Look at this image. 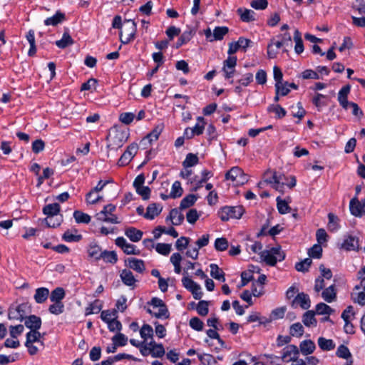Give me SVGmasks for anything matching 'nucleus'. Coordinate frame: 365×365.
Masks as SVG:
<instances>
[{"mask_svg":"<svg viewBox=\"0 0 365 365\" xmlns=\"http://www.w3.org/2000/svg\"><path fill=\"white\" fill-rule=\"evenodd\" d=\"M106 139L109 142L108 148L110 149H116L123 146L126 140V137L123 131L115 129L109 133Z\"/></svg>","mask_w":365,"mask_h":365,"instance_id":"nucleus-1","label":"nucleus"},{"mask_svg":"<svg viewBox=\"0 0 365 365\" xmlns=\"http://www.w3.org/2000/svg\"><path fill=\"white\" fill-rule=\"evenodd\" d=\"M244 211L242 206H226L222 208L219 212V217L222 221H227L230 218L240 219L243 215Z\"/></svg>","mask_w":365,"mask_h":365,"instance_id":"nucleus-2","label":"nucleus"},{"mask_svg":"<svg viewBox=\"0 0 365 365\" xmlns=\"http://www.w3.org/2000/svg\"><path fill=\"white\" fill-rule=\"evenodd\" d=\"M225 178L235 182L237 185H243L248 180L247 175L239 167L232 168L225 174Z\"/></svg>","mask_w":365,"mask_h":365,"instance_id":"nucleus-3","label":"nucleus"},{"mask_svg":"<svg viewBox=\"0 0 365 365\" xmlns=\"http://www.w3.org/2000/svg\"><path fill=\"white\" fill-rule=\"evenodd\" d=\"M184 274L185 276L182 279L183 287L192 292L193 297L195 299H200L202 297L200 286L189 278L187 272H185Z\"/></svg>","mask_w":365,"mask_h":365,"instance_id":"nucleus-4","label":"nucleus"},{"mask_svg":"<svg viewBox=\"0 0 365 365\" xmlns=\"http://www.w3.org/2000/svg\"><path fill=\"white\" fill-rule=\"evenodd\" d=\"M351 213L356 217H361L365 215V199L359 201L354 197L351 200L349 204Z\"/></svg>","mask_w":365,"mask_h":365,"instance_id":"nucleus-5","label":"nucleus"},{"mask_svg":"<svg viewBox=\"0 0 365 365\" xmlns=\"http://www.w3.org/2000/svg\"><path fill=\"white\" fill-rule=\"evenodd\" d=\"M291 305L295 308L297 305L303 309H308L311 306V301L308 294L301 292L298 293L297 295L292 300Z\"/></svg>","mask_w":365,"mask_h":365,"instance_id":"nucleus-6","label":"nucleus"},{"mask_svg":"<svg viewBox=\"0 0 365 365\" xmlns=\"http://www.w3.org/2000/svg\"><path fill=\"white\" fill-rule=\"evenodd\" d=\"M299 354V350L296 345L289 344L283 349L282 359L284 361H291L297 360V356Z\"/></svg>","mask_w":365,"mask_h":365,"instance_id":"nucleus-7","label":"nucleus"},{"mask_svg":"<svg viewBox=\"0 0 365 365\" xmlns=\"http://www.w3.org/2000/svg\"><path fill=\"white\" fill-rule=\"evenodd\" d=\"M115 245L120 247L126 255H139L140 251L135 250V246L128 243L123 237H118L115 240Z\"/></svg>","mask_w":365,"mask_h":365,"instance_id":"nucleus-8","label":"nucleus"},{"mask_svg":"<svg viewBox=\"0 0 365 365\" xmlns=\"http://www.w3.org/2000/svg\"><path fill=\"white\" fill-rule=\"evenodd\" d=\"M284 46H287L283 41L279 39L277 41H274V38H272L267 45V56L269 58H274L277 57L278 50Z\"/></svg>","mask_w":365,"mask_h":365,"instance_id":"nucleus-9","label":"nucleus"},{"mask_svg":"<svg viewBox=\"0 0 365 365\" xmlns=\"http://www.w3.org/2000/svg\"><path fill=\"white\" fill-rule=\"evenodd\" d=\"M125 265L139 273H143L145 269V264L142 259L129 257L125 260Z\"/></svg>","mask_w":365,"mask_h":365,"instance_id":"nucleus-10","label":"nucleus"},{"mask_svg":"<svg viewBox=\"0 0 365 365\" xmlns=\"http://www.w3.org/2000/svg\"><path fill=\"white\" fill-rule=\"evenodd\" d=\"M162 210L163 207L160 204H150L147 207L146 212L144 214V217L148 220H153L156 216L160 214Z\"/></svg>","mask_w":365,"mask_h":365,"instance_id":"nucleus-11","label":"nucleus"},{"mask_svg":"<svg viewBox=\"0 0 365 365\" xmlns=\"http://www.w3.org/2000/svg\"><path fill=\"white\" fill-rule=\"evenodd\" d=\"M316 349L315 344L311 339H307L301 341L299 344V351L305 356L312 354Z\"/></svg>","mask_w":365,"mask_h":365,"instance_id":"nucleus-12","label":"nucleus"},{"mask_svg":"<svg viewBox=\"0 0 365 365\" xmlns=\"http://www.w3.org/2000/svg\"><path fill=\"white\" fill-rule=\"evenodd\" d=\"M25 326L31 330L39 329L41 326V319L36 315L25 317Z\"/></svg>","mask_w":365,"mask_h":365,"instance_id":"nucleus-13","label":"nucleus"},{"mask_svg":"<svg viewBox=\"0 0 365 365\" xmlns=\"http://www.w3.org/2000/svg\"><path fill=\"white\" fill-rule=\"evenodd\" d=\"M103 252L101 247L96 242H91L88 247V256L96 261L101 259Z\"/></svg>","mask_w":365,"mask_h":365,"instance_id":"nucleus-14","label":"nucleus"},{"mask_svg":"<svg viewBox=\"0 0 365 365\" xmlns=\"http://www.w3.org/2000/svg\"><path fill=\"white\" fill-rule=\"evenodd\" d=\"M237 13L240 15V19L243 22H251L255 20V13L251 9L239 8Z\"/></svg>","mask_w":365,"mask_h":365,"instance_id":"nucleus-15","label":"nucleus"},{"mask_svg":"<svg viewBox=\"0 0 365 365\" xmlns=\"http://www.w3.org/2000/svg\"><path fill=\"white\" fill-rule=\"evenodd\" d=\"M125 235L133 242H137L142 239L143 232L135 227H130L125 230Z\"/></svg>","mask_w":365,"mask_h":365,"instance_id":"nucleus-16","label":"nucleus"},{"mask_svg":"<svg viewBox=\"0 0 365 365\" xmlns=\"http://www.w3.org/2000/svg\"><path fill=\"white\" fill-rule=\"evenodd\" d=\"M302 322L307 327H316L317 321L315 318V312L313 310L306 312L302 316Z\"/></svg>","mask_w":365,"mask_h":365,"instance_id":"nucleus-17","label":"nucleus"},{"mask_svg":"<svg viewBox=\"0 0 365 365\" xmlns=\"http://www.w3.org/2000/svg\"><path fill=\"white\" fill-rule=\"evenodd\" d=\"M49 296V290L46 287H40L36 289L34 299L36 303L42 304L45 302Z\"/></svg>","mask_w":365,"mask_h":365,"instance_id":"nucleus-18","label":"nucleus"},{"mask_svg":"<svg viewBox=\"0 0 365 365\" xmlns=\"http://www.w3.org/2000/svg\"><path fill=\"white\" fill-rule=\"evenodd\" d=\"M120 277L122 282L127 286H133L136 282L132 272L129 269H123L120 272Z\"/></svg>","mask_w":365,"mask_h":365,"instance_id":"nucleus-19","label":"nucleus"},{"mask_svg":"<svg viewBox=\"0 0 365 365\" xmlns=\"http://www.w3.org/2000/svg\"><path fill=\"white\" fill-rule=\"evenodd\" d=\"M259 254L261 259L269 266H274L277 264V262L279 261L277 259V257L274 256V255L270 253L268 250L261 251Z\"/></svg>","mask_w":365,"mask_h":365,"instance_id":"nucleus-20","label":"nucleus"},{"mask_svg":"<svg viewBox=\"0 0 365 365\" xmlns=\"http://www.w3.org/2000/svg\"><path fill=\"white\" fill-rule=\"evenodd\" d=\"M65 14L61 11H57L55 15L51 17L47 18L44 21L46 26H56L65 20Z\"/></svg>","mask_w":365,"mask_h":365,"instance_id":"nucleus-21","label":"nucleus"},{"mask_svg":"<svg viewBox=\"0 0 365 365\" xmlns=\"http://www.w3.org/2000/svg\"><path fill=\"white\" fill-rule=\"evenodd\" d=\"M172 221L173 225H180L184 220V215L176 208L172 209L169 217L167 218Z\"/></svg>","mask_w":365,"mask_h":365,"instance_id":"nucleus-22","label":"nucleus"},{"mask_svg":"<svg viewBox=\"0 0 365 365\" xmlns=\"http://www.w3.org/2000/svg\"><path fill=\"white\" fill-rule=\"evenodd\" d=\"M163 128L164 125L163 123L158 124L150 133L145 136L143 140H148L150 143H151L153 141L157 140L159 138V135L162 133Z\"/></svg>","mask_w":365,"mask_h":365,"instance_id":"nucleus-23","label":"nucleus"},{"mask_svg":"<svg viewBox=\"0 0 365 365\" xmlns=\"http://www.w3.org/2000/svg\"><path fill=\"white\" fill-rule=\"evenodd\" d=\"M229 32L227 26H217L215 28L212 34V38L210 41H220Z\"/></svg>","mask_w":365,"mask_h":365,"instance_id":"nucleus-24","label":"nucleus"},{"mask_svg":"<svg viewBox=\"0 0 365 365\" xmlns=\"http://www.w3.org/2000/svg\"><path fill=\"white\" fill-rule=\"evenodd\" d=\"M336 293L334 284L330 285L322 293V297L323 299L329 303L333 302L336 299Z\"/></svg>","mask_w":365,"mask_h":365,"instance_id":"nucleus-25","label":"nucleus"},{"mask_svg":"<svg viewBox=\"0 0 365 365\" xmlns=\"http://www.w3.org/2000/svg\"><path fill=\"white\" fill-rule=\"evenodd\" d=\"M358 247V240L352 236L346 237L341 244V248L348 251L355 250Z\"/></svg>","mask_w":365,"mask_h":365,"instance_id":"nucleus-26","label":"nucleus"},{"mask_svg":"<svg viewBox=\"0 0 365 365\" xmlns=\"http://www.w3.org/2000/svg\"><path fill=\"white\" fill-rule=\"evenodd\" d=\"M44 335L41 334L38 329L31 330L29 332L26 334V341L27 344L39 342L41 346L43 345V341H40V339Z\"/></svg>","mask_w":365,"mask_h":365,"instance_id":"nucleus-27","label":"nucleus"},{"mask_svg":"<svg viewBox=\"0 0 365 365\" xmlns=\"http://www.w3.org/2000/svg\"><path fill=\"white\" fill-rule=\"evenodd\" d=\"M125 24L124 30L122 31L123 34H125L130 37L135 38L137 31L135 22L133 20L128 19L125 21Z\"/></svg>","mask_w":365,"mask_h":365,"instance_id":"nucleus-28","label":"nucleus"},{"mask_svg":"<svg viewBox=\"0 0 365 365\" xmlns=\"http://www.w3.org/2000/svg\"><path fill=\"white\" fill-rule=\"evenodd\" d=\"M60 212V205L58 203H52L46 205L43 209V212L47 217L56 216Z\"/></svg>","mask_w":365,"mask_h":365,"instance_id":"nucleus-29","label":"nucleus"},{"mask_svg":"<svg viewBox=\"0 0 365 365\" xmlns=\"http://www.w3.org/2000/svg\"><path fill=\"white\" fill-rule=\"evenodd\" d=\"M294 41L295 42L294 51L297 54H300L304 51L303 41L302 34L298 29H295L294 33Z\"/></svg>","mask_w":365,"mask_h":365,"instance_id":"nucleus-30","label":"nucleus"},{"mask_svg":"<svg viewBox=\"0 0 365 365\" xmlns=\"http://www.w3.org/2000/svg\"><path fill=\"white\" fill-rule=\"evenodd\" d=\"M74 43L70 34L66 31L63 34L61 39L56 41V45L60 48H65L68 46L73 45Z\"/></svg>","mask_w":365,"mask_h":365,"instance_id":"nucleus-31","label":"nucleus"},{"mask_svg":"<svg viewBox=\"0 0 365 365\" xmlns=\"http://www.w3.org/2000/svg\"><path fill=\"white\" fill-rule=\"evenodd\" d=\"M317 342L319 348L323 351H331L335 347V344L332 339L319 337Z\"/></svg>","mask_w":365,"mask_h":365,"instance_id":"nucleus-32","label":"nucleus"},{"mask_svg":"<svg viewBox=\"0 0 365 365\" xmlns=\"http://www.w3.org/2000/svg\"><path fill=\"white\" fill-rule=\"evenodd\" d=\"M197 199V196H195V195H192V194H190V195L185 196L181 200L179 208L180 210H184V209H186V208H188V207L192 206L195 203Z\"/></svg>","mask_w":365,"mask_h":365,"instance_id":"nucleus-33","label":"nucleus"},{"mask_svg":"<svg viewBox=\"0 0 365 365\" xmlns=\"http://www.w3.org/2000/svg\"><path fill=\"white\" fill-rule=\"evenodd\" d=\"M101 259L107 263L115 264L118 261V256L115 251L104 250Z\"/></svg>","mask_w":365,"mask_h":365,"instance_id":"nucleus-34","label":"nucleus"},{"mask_svg":"<svg viewBox=\"0 0 365 365\" xmlns=\"http://www.w3.org/2000/svg\"><path fill=\"white\" fill-rule=\"evenodd\" d=\"M193 34H194V32L192 30H190V29L188 30V31H184L181 34L180 38H178V41L176 42L175 48H178L181 46H182L183 44H185V43H187L188 41H190V39L192 38Z\"/></svg>","mask_w":365,"mask_h":365,"instance_id":"nucleus-35","label":"nucleus"},{"mask_svg":"<svg viewBox=\"0 0 365 365\" xmlns=\"http://www.w3.org/2000/svg\"><path fill=\"white\" fill-rule=\"evenodd\" d=\"M65 297V291L62 287L54 289L51 294L50 299L53 302H61Z\"/></svg>","mask_w":365,"mask_h":365,"instance_id":"nucleus-36","label":"nucleus"},{"mask_svg":"<svg viewBox=\"0 0 365 365\" xmlns=\"http://www.w3.org/2000/svg\"><path fill=\"white\" fill-rule=\"evenodd\" d=\"M276 201L277 207L280 214L284 215L290 212L291 207L289 206L287 201L282 200L280 197H277Z\"/></svg>","mask_w":365,"mask_h":365,"instance_id":"nucleus-37","label":"nucleus"},{"mask_svg":"<svg viewBox=\"0 0 365 365\" xmlns=\"http://www.w3.org/2000/svg\"><path fill=\"white\" fill-rule=\"evenodd\" d=\"M304 327L299 322L292 324L289 329V334L292 336L301 337L304 334Z\"/></svg>","mask_w":365,"mask_h":365,"instance_id":"nucleus-38","label":"nucleus"},{"mask_svg":"<svg viewBox=\"0 0 365 365\" xmlns=\"http://www.w3.org/2000/svg\"><path fill=\"white\" fill-rule=\"evenodd\" d=\"M264 182H267V184H270L272 187L277 191L281 193L284 192V185H286V182H279V178L274 177V180H269L268 179H265Z\"/></svg>","mask_w":365,"mask_h":365,"instance_id":"nucleus-39","label":"nucleus"},{"mask_svg":"<svg viewBox=\"0 0 365 365\" xmlns=\"http://www.w3.org/2000/svg\"><path fill=\"white\" fill-rule=\"evenodd\" d=\"M73 217L77 223L88 224L91 221L90 215L79 210H76L73 212Z\"/></svg>","mask_w":365,"mask_h":365,"instance_id":"nucleus-40","label":"nucleus"},{"mask_svg":"<svg viewBox=\"0 0 365 365\" xmlns=\"http://www.w3.org/2000/svg\"><path fill=\"white\" fill-rule=\"evenodd\" d=\"M183 192V190L181 187V184L179 181H175L171 188V192L170 193V197L171 198H177L180 197Z\"/></svg>","mask_w":365,"mask_h":365,"instance_id":"nucleus-41","label":"nucleus"},{"mask_svg":"<svg viewBox=\"0 0 365 365\" xmlns=\"http://www.w3.org/2000/svg\"><path fill=\"white\" fill-rule=\"evenodd\" d=\"M312 263L311 258H306L304 260L296 263L295 269L298 272H306L309 270V267Z\"/></svg>","mask_w":365,"mask_h":365,"instance_id":"nucleus-42","label":"nucleus"},{"mask_svg":"<svg viewBox=\"0 0 365 365\" xmlns=\"http://www.w3.org/2000/svg\"><path fill=\"white\" fill-rule=\"evenodd\" d=\"M310 257L320 259L322 255V247L319 244L314 245L308 251Z\"/></svg>","mask_w":365,"mask_h":365,"instance_id":"nucleus-43","label":"nucleus"},{"mask_svg":"<svg viewBox=\"0 0 365 365\" xmlns=\"http://www.w3.org/2000/svg\"><path fill=\"white\" fill-rule=\"evenodd\" d=\"M333 312V309L327 304L321 302L319 303L316 306V312L317 314L323 315L327 314L329 315Z\"/></svg>","mask_w":365,"mask_h":365,"instance_id":"nucleus-44","label":"nucleus"},{"mask_svg":"<svg viewBox=\"0 0 365 365\" xmlns=\"http://www.w3.org/2000/svg\"><path fill=\"white\" fill-rule=\"evenodd\" d=\"M197 120V122L195 125L191 128L192 129L193 132L195 133L196 135H200L202 134L206 123L203 117H198Z\"/></svg>","mask_w":365,"mask_h":365,"instance_id":"nucleus-45","label":"nucleus"},{"mask_svg":"<svg viewBox=\"0 0 365 365\" xmlns=\"http://www.w3.org/2000/svg\"><path fill=\"white\" fill-rule=\"evenodd\" d=\"M198 157L192 153H188L186 155L185 160L182 163L185 168H189L195 165L198 163Z\"/></svg>","mask_w":365,"mask_h":365,"instance_id":"nucleus-46","label":"nucleus"},{"mask_svg":"<svg viewBox=\"0 0 365 365\" xmlns=\"http://www.w3.org/2000/svg\"><path fill=\"white\" fill-rule=\"evenodd\" d=\"M140 336L146 340L148 338H153V329L149 324H143L140 330Z\"/></svg>","mask_w":365,"mask_h":365,"instance_id":"nucleus-47","label":"nucleus"},{"mask_svg":"<svg viewBox=\"0 0 365 365\" xmlns=\"http://www.w3.org/2000/svg\"><path fill=\"white\" fill-rule=\"evenodd\" d=\"M336 355L339 358L347 359V361L351 357V354L349 349L343 344L340 345L337 348Z\"/></svg>","mask_w":365,"mask_h":365,"instance_id":"nucleus-48","label":"nucleus"},{"mask_svg":"<svg viewBox=\"0 0 365 365\" xmlns=\"http://www.w3.org/2000/svg\"><path fill=\"white\" fill-rule=\"evenodd\" d=\"M329 223L328 228L330 231H336L339 229V225L338 223L339 219L333 213H329L328 215Z\"/></svg>","mask_w":365,"mask_h":365,"instance_id":"nucleus-49","label":"nucleus"},{"mask_svg":"<svg viewBox=\"0 0 365 365\" xmlns=\"http://www.w3.org/2000/svg\"><path fill=\"white\" fill-rule=\"evenodd\" d=\"M288 82L275 83V90L277 95L287 96L290 90L287 86Z\"/></svg>","mask_w":365,"mask_h":365,"instance_id":"nucleus-50","label":"nucleus"},{"mask_svg":"<svg viewBox=\"0 0 365 365\" xmlns=\"http://www.w3.org/2000/svg\"><path fill=\"white\" fill-rule=\"evenodd\" d=\"M209 302L202 300L200 301L197 306V312L200 316H206L208 314L209 309Z\"/></svg>","mask_w":365,"mask_h":365,"instance_id":"nucleus-51","label":"nucleus"},{"mask_svg":"<svg viewBox=\"0 0 365 365\" xmlns=\"http://www.w3.org/2000/svg\"><path fill=\"white\" fill-rule=\"evenodd\" d=\"M267 110L269 112H274L279 118H282L286 115V110L278 104L269 106Z\"/></svg>","mask_w":365,"mask_h":365,"instance_id":"nucleus-52","label":"nucleus"},{"mask_svg":"<svg viewBox=\"0 0 365 365\" xmlns=\"http://www.w3.org/2000/svg\"><path fill=\"white\" fill-rule=\"evenodd\" d=\"M156 251L163 255H168L171 251V245L166 243H158L155 247Z\"/></svg>","mask_w":365,"mask_h":365,"instance_id":"nucleus-53","label":"nucleus"},{"mask_svg":"<svg viewBox=\"0 0 365 365\" xmlns=\"http://www.w3.org/2000/svg\"><path fill=\"white\" fill-rule=\"evenodd\" d=\"M64 310V305L62 302H54L49 306L48 311L53 314H60Z\"/></svg>","mask_w":365,"mask_h":365,"instance_id":"nucleus-54","label":"nucleus"},{"mask_svg":"<svg viewBox=\"0 0 365 365\" xmlns=\"http://www.w3.org/2000/svg\"><path fill=\"white\" fill-rule=\"evenodd\" d=\"M113 342L115 344V346H125L127 344L128 338L121 333H118L112 338Z\"/></svg>","mask_w":365,"mask_h":365,"instance_id":"nucleus-55","label":"nucleus"},{"mask_svg":"<svg viewBox=\"0 0 365 365\" xmlns=\"http://www.w3.org/2000/svg\"><path fill=\"white\" fill-rule=\"evenodd\" d=\"M228 247V241L226 238L221 237L216 239L215 242V248L217 251H225Z\"/></svg>","mask_w":365,"mask_h":365,"instance_id":"nucleus-56","label":"nucleus"},{"mask_svg":"<svg viewBox=\"0 0 365 365\" xmlns=\"http://www.w3.org/2000/svg\"><path fill=\"white\" fill-rule=\"evenodd\" d=\"M190 326L192 329L200 331L203 329V322L200 320L198 317H192L190 319L189 322Z\"/></svg>","mask_w":365,"mask_h":365,"instance_id":"nucleus-57","label":"nucleus"},{"mask_svg":"<svg viewBox=\"0 0 365 365\" xmlns=\"http://www.w3.org/2000/svg\"><path fill=\"white\" fill-rule=\"evenodd\" d=\"M101 317L108 324L109 322L116 318V311L104 310L101 312Z\"/></svg>","mask_w":365,"mask_h":365,"instance_id":"nucleus-58","label":"nucleus"},{"mask_svg":"<svg viewBox=\"0 0 365 365\" xmlns=\"http://www.w3.org/2000/svg\"><path fill=\"white\" fill-rule=\"evenodd\" d=\"M212 176V174L210 171L207 170H204L202 171V179L199 180L195 187L192 189L193 191H197L198 189H200L204 182H205L210 177Z\"/></svg>","mask_w":365,"mask_h":365,"instance_id":"nucleus-59","label":"nucleus"},{"mask_svg":"<svg viewBox=\"0 0 365 365\" xmlns=\"http://www.w3.org/2000/svg\"><path fill=\"white\" fill-rule=\"evenodd\" d=\"M153 357H162L165 354V349L162 344H158L153 349H150Z\"/></svg>","mask_w":365,"mask_h":365,"instance_id":"nucleus-60","label":"nucleus"},{"mask_svg":"<svg viewBox=\"0 0 365 365\" xmlns=\"http://www.w3.org/2000/svg\"><path fill=\"white\" fill-rule=\"evenodd\" d=\"M62 238L66 242H78L81 240L82 236L81 235H73L67 230L63 233Z\"/></svg>","mask_w":365,"mask_h":365,"instance_id":"nucleus-61","label":"nucleus"},{"mask_svg":"<svg viewBox=\"0 0 365 365\" xmlns=\"http://www.w3.org/2000/svg\"><path fill=\"white\" fill-rule=\"evenodd\" d=\"M135 118V114L133 113H123L119 116L120 122L125 125L130 124Z\"/></svg>","mask_w":365,"mask_h":365,"instance_id":"nucleus-62","label":"nucleus"},{"mask_svg":"<svg viewBox=\"0 0 365 365\" xmlns=\"http://www.w3.org/2000/svg\"><path fill=\"white\" fill-rule=\"evenodd\" d=\"M355 313L352 306L347 307L341 314V318L344 321L352 320L354 318Z\"/></svg>","mask_w":365,"mask_h":365,"instance_id":"nucleus-63","label":"nucleus"},{"mask_svg":"<svg viewBox=\"0 0 365 365\" xmlns=\"http://www.w3.org/2000/svg\"><path fill=\"white\" fill-rule=\"evenodd\" d=\"M250 6L257 10L265 9L268 6L267 0H253L250 3Z\"/></svg>","mask_w":365,"mask_h":365,"instance_id":"nucleus-64","label":"nucleus"}]
</instances>
